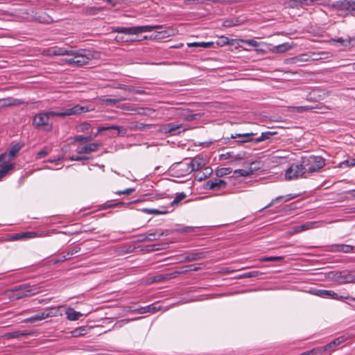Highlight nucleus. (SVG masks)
I'll use <instances>...</instances> for the list:
<instances>
[{
	"label": "nucleus",
	"instance_id": "f8f14e48",
	"mask_svg": "<svg viewBox=\"0 0 355 355\" xmlns=\"http://www.w3.org/2000/svg\"><path fill=\"white\" fill-rule=\"evenodd\" d=\"M227 184L225 180L216 178L215 180H208L205 185L206 189H211L214 191H219L225 189Z\"/></svg>",
	"mask_w": 355,
	"mask_h": 355
},
{
	"label": "nucleus",
	"instance_id": "1a4fd4ad",
	"mask_svg": "<svg viewBox=\"0 0 355 355\" xmlns=\"http://www.w3.org/2000/svg\"><path fill=\"white\" fill-rule=\"evenodd\" d=\"M186 130L185 128H182V124H176L173 123H169L163 125L161 127V132L165 134H170V135H176L180 134L182 132H184Z\"/></svg>",
	"mask_w": 355,
	"mask_h": 355
},
{
	"label": "nucleus",
	"instance_id": "8fccbe9b",
	"mask_svg": "<svg viewBox=\"0 0 355 355\" xmlns=\"http://www.w3.org/2000/svg\"><path fill=\"white\" fill-rule=\"evenodd\" d=\"M125 204V203H124L123 202H119L115 203V204H102L99 206V209H109V208L116 207L119 205H123Z\"/></svg>",
	"mask_w": 355,
	"mask_h": 355
},
{
	"label": "nucleus",
	"instance_id": "7c9ffc66",
	"mask_svg": "<svg viewBox=\"0 0 355 355\" xmlns=\"http://www.w3.org/2000/svg\"><path fill=\"white\" fill-rule=\"evenodd\" d=\"M44 315L42 312L38 313L37 314L33 315L30 318L24 320V322L35 323L38 321L44 320Z\"/></svg>",
	"mask_w": 355,
	"mask_h": 355
},
{
	"label": "nucleus",
	"instance_id": "6e6552de",
	"mask_svg": "<svg viewBox=\"0 0 355 355\" xmlns=\"http://www.w3.org/2000/svg\"><path fill=\"white\" fill-rule=\"evenodd\" d=\"M257 133L254 132H247L242 134H235L232 135L230 137L223 138L225 140V144L227 143V141H230V139H241L239 140L236 141L239 144L248 143V142H254V139L252 138L253 136L257 135Z\"/></svg>",
	"mask_w": 355,
	"mask_h": 355
},
{
	"label": "nucleus",
	"instance_id": "864d4df0",
	"mask_svg": "<svg viewBox=\"0 0 355 355\" xmlns=\"http://www.w3.org/2000/svg\"><path fill=\"white\" fill-rule=\"evenodd\" d=\"M241 42L243 44H248L253 47L259 46V44L254 40H241Z\"/></svg>",
	"mask_w": 355,
	"mask_h": 355
},
{
	"label": "nucleus",
	"instance_id": "0eeeda50",
	"mask_svg": "<svg viewBox=\"0 0 355 355\" xmlns=\"http://www.w3.org/2000/svg\"><path fill=\"white\" fill-rule=\"evenodd\" d=\"M170 234V232L169 230H162V229H157L156 230L155 232H151V233H149V234H139L137 236L138 237V239L137 241L139 242H144V241H155L157 239H158V238H159L160 236H162L164 235H168Z\"/></svg>",
	"mask_w": 355,
	"mask_h": 355
},
{
	"label": "nucleus",
	"instance_id": "5701e85b",
	"mask_svg": "<svg viewBox=\"0 0 355 355\" xmlns=\"http://www.w3.org/2000/svg\"><path fill=\"white\" fill-rule=\"evenodd\" d=\"M126 110L135 112L138 114L142 115V116H150L155 112V110L153 108L141 107L127 108Z\"/></svg>",
	"mask_w": 355,
	"mask_h": 355
},
{
	"label": "nucleus",
	"instance_id": "c85d7f7f",
	"mask_svg": "<svg viewBox=\"0 0 355 355\" xmlns=\"http://www.w3.org/2000/svg\"><path fill=\"white\" fill-rule=\"evenodd\" d=\"M21 148L22 145L19 143L13 145L9 150L8 156L10 157V159L8 160L10 161V159L15 158L17 155L18 153L21 149Z\"/></svg>",
	"mask_w": 355,
	"mask_h": 355
},
{
	"label": "nucleus",
	"instance_id": "a211bd4d",
	"mask_svg": "<svg viewBox=\"0 0 355 355\" xmlns=\"http://www.w3.org/2000/svg\"><path fill=\"white\" fill-rule=\"evenodd\" d=\"M347 340V336H340L336 338H335L334 340L326 345L323 347V351H329L330 353L335 350V348L345 342Z\"/></svg>",
	"mask_w": 355,
	"mask_h": 355
},
{
	"label": "nucleus",
	"instance_id": "69168bd1",
	"mask_svg": "<svg viewBox=\"0 0 355 355\" xmlns=\"http://www.w3.org/2000/svg\"><path fill=\"white\" fill-rule=\"evenodd\" d=\"M340 164H345L347 166H355V159L352 158V159H346L344 162H343L342 163H340Z\"/></svg>",
	"mask_w": 355,
	"mask_h": 355
},
{
	"label": "nucleus",
	"instance_id": "338daca9",
	"mask_svg": "<svg viewBox=\"0 0 355 355\" xmlns=\"http://www.w3.org/2000/svg\"><path fill=\"white\" fill-rule=\"evenodd\" d=\"M315 0H300L301 7L304 6H311L315 3Z\"/></svg>",
	"mask_w": 355,
	"mask_h": 355
},
{
	"label": "nucleus",
	"instance_id": "bb28decb",
	"mask_svg": "<svg viewBox=\"0 0 355 355\" xmlns=\"http://www.w3.org/2000/svg\"><path fill=\"white\" fill-rule=\"evenodd\" d=\"M220 159H230L231 162L241 161L243 159V155L241 154L234 155L232 152H227L220 155Z\"/></svg>",
	"mask_w": 355,
	"mask_h": 355
},
{
	"label": "nucleus",
	"instance_id": "2f4dec72",
	"mask_svg": "<svg viewBox=\"0 0 355 355\" xmlns=\"http://www.w3.org/2000/svg\"><path fill=\"white\" fill-rule=\"evenodd\" d=\"M73 53V50H67L64 48H55L51 53L53 55H71Z\"/></svg>",
	"mask_w": 355,
	"mask_h": 355
},
{
	"label": "nucleus",
	"instance_id": "4d7b16f0",
	"mask_svg": "<svg viewBox=\"0 0 355 355\" xmlns=\"http://www.w3.org/2000/svg\"><path fill=\"white\" fill-rule=\"evenodd\" d=\"M229 38L227 37H225V36H222L220 37L218 41H217V44L218 46H223L227 44H229Z\"/></svg>",
	"mask_w": 355,
	"mask_h": 355
},
{
	"label": "nucleus",
	"instance_id": "f704fd0d",
	"mask_svg": "<svg viewBox=\"0 0 355 355\" xmlns=\"http://www.w3.org/2000/svg\"><path fill=\"white\" fill-rule=\"evenodd\" d=\"M88 327L87 326L80 327L71 331L74 337L83 336L87 333Z\"/></svg>",
	"mask_w": 355,
	"mask_h": 355
},
{
	"label": "nucleus",
	"instance_id": "bf43d9fd",
	"mask_svg": "<svg viewBox=\"0 0 355 355\" xmlns=\"http://www.w3.org/2000/svg\"><path fill=\"white\" fill-rule=\"evenodd\" d=\"M69 159L71 161H83L89 159V157L87 156L72 155Z\"/></svg>",
	"mask_w": 355,
	"mask_h": 355
},
{
	"label": "nucleus",
	"instance_id": "ddd939ff",
	"mask_svg": "<svg viewBox=\"0 0 355 355\" xmlns=\"http://www.w3.org/2000/svg\"><path fill=\"white\" fill-rule=\"evenodd\" d=\"M321 224V221H308L302 225L295 226L293 229L294 233L298 234L303 231L318 228L320 227Z\"/></svg>",
	"mask_w": 355,
	"mask_h": 355
},
{
	"label": "nucleus",
	"instance_id": "a19ab883",
	"mask_svg": "<svg viewBox=\"0 0 355 355\" xmlns=\"http://www.w3.org/2000/svg\"><path fill=\"white\" fill-rule=\"evenodd\" d=\"M28 335H31V333L15 331L9 333L8 335V337L10 338H17L20 336H28Z\"/></svg>",
	"mask_w": 355,
	"mask_h": 355
},
{
	"label": "nucleus",
	"instance_id": "79ce46f5",
	"mask_svg": "<svg viewBox=\"0 0 355 355\" xmlns=\"http://www.w3.org/2000/svg\"><path fill=\"white\" fill-rule=\"evenodd\" d=\"M101 8L97 7L87 8L83 10V12L87 15H94L98 13Z\"/></svg>",
	"mask_w": 355,
	"mask_h": 355
},
{
	"label": "nucleus",
	"instance_id": "412c9836",
	"mask_svg": "<svg viewBox=\"0 0 355 355\" xmlns=\"http://www.w3.org/2000/svg\"><path fill=\"white\" fill-rule=\"evenodd\" d=\"M191 172L202 169L205 166L202 159L199 157H196L191 159L189 162Z\"/></svg>",
	"mask_w": 355,
	"mask_h": 355
},
{
	"label": "nucleus",
	"instance_id": "393cba45",
	"mask_svg": "<svg viewBox=\"0 0 355 355\" xmlns=\"http://www.w3.org/2000/svg\"><path fill=\"white\" fill-rule=\"evenodd\" d=\"M67 318L71 321H76L79 319L80 317L83 316V314L80 312L76 311L74 309L69 307L65 311Z\"/></svg>",
	"mask_w": 355,
	"mask_h": 355
},
{
	"label": "nucleus",
	"instance_id": "4c0bfd02",
	"mask_svg": "<svg viewBox=\"0 0 355 355\" xmlns=\"http://www.w3.org/2000/svg\"><path fill=\"white\" fill-rule=\"evenodd\" d=\"M263 273L258 270H253L250 272H244L239 275L240 278H252V277H257Z\"/></svg>",
	"mask_w": 355,
	"mask_h": 355
},
{
	"label": "nucleus",
	"instance_id": "f03ea898",
	"mask_svg": "<svg viewBox=\"0 0 355 355\" xmlns=\"http://www.w3.org/2000/svg\"><path fill=\"white\" fill-rule=\"evenodd\" d=\"M300 161L304 168L305 173H309L317 172L325 166V159L321 156H303Z\"/></svg>",
	"mask_w": 355,
	"mask_h": 355
},
{
	"label": "nucleus",
	"instance_id": "09e8293b",
	"mask_svg": "<svg viewBox=\"0 0 355 355\" xmlns=\"http://www.w3.org/2000/svg\"><path fill=\"white\" fill-rule=\"evenodd\" d=\"M120 129L121 128L118 125H112V126H107V127H99L98 128V131H97V134L103 132V131H105V130H118V135H120L121 134V132H120Z\"/></svg>",
	"mask_w": 355,
	"mask_h": 355
},
{
	"label": "nucleus",
	"instance_id": "e2e57ef3",
	"mask_svg": "<svg viewBox=\"0 0 355 355\" xmlns=\"http://www.w3.org/2000/svg\"><path fill=\"white\" fill-rule=\"evenodd\" d=\"M80 251V247L78 245H76V246L73 247L71 250H70L67 252V255H71V257Z\"/></svg>",
	"mask_w": 355,
	"mask_h": 355
},
{
	"label": "nucleus",
	"instance_id": "052dcab7",
	"mask_svg": "<svg viewBox=\"0 0 355 355\" xmlns=\"http://www.w3.org/2000/svg\"><path fill=\"white\" fill-rule=\"evenodd\" d=\"M311 109H312V107L310 106H297L294 107V110L299 113H302Z\"/></svg>",
	"mask_w": 355,
	"mask_h": 355
},
{
	"label": "nucleus",
	"instance_id": "aec40b11",
	"mask_svg": "<svg viewBox=\"0 0 355 355\" xmlns=\"http://www.w3.org/2000/svg\"><path fill=\"white\" fill-rule=\"evenodd\" d=\"M296 196H297L296 195L291 194V193L287 194L285 196H278V197L272 199V201L268 205H267L265 207H263L262 209V210L269 208V207H272L273 205H275V203H277L279 202H288V201L295 198Z\"/></svg>",
	"mask_w": 355,
	"mask_h": 355
},
{
	"label": "nucleus",
	"instance_id": "39448f33",
	"mask_svg": "<svg viewBox=\"0 0 355 355\" xmlns=\"http://www.w3.org/2000/svg\"><path fill=\"white\" fill-rule=\"evenodd\" d=\"M304 168L301 162L299 164H293L285 172V178L287 180L297 179L305 174Z\"/></svg>",
	"mask_w": 355,
	"mask_h": 355
},
{
	"label": "nucleus",
	"instance_id": "c03bdc74",
	"mask_svg": "<svg viewBox=\"0 0 355 355\" xmlns=\"http://www.w3.org/2000/svg\"><path fill=\"white\" fill-rule=\"evenodd\" d=\"M37 19L40 23L42 24H49L52 21V19L50 17V16L46 15L45 13L38 15Z\"/></svg>",
	"mask_w": 355,
	"mask_h": 355
},
{
	"label": "nucleus",
	"instance_id": "a878e982",
	"mask_svg": "<svg viewBox=\"0 0 355 355\" xmlns=\"http://www.w3.org/2000/svg\"><path fill=\"white\" fill-rule=\"evenodd\" d=\"M184 274V272H182V270H175L172 272H168L163 275H160L157 276V281L161 280H166V279H171L178 277L179 275Z\"/></svg>",
	"mask_w": 355,
	"mask_h": 355
},
{
	"label": "nucleus",
	"instance_id": "de8ad7c7",
	"mask_svg": "<svg viewBox=\"0 0 355 355\" xmlns=\"http://www.w3.org/2000/svg\"><path fill=\"white\" fill-rule=\"evenodd\" d=\"M94 139V137L92 135L88 136H83V135H76L74 137V141L76 142H84L91 141Z\"/></svg>",
	"mask_w": 355,
	"mask_h": 355
},
{
	"label": "nucleus",
	"instance_id": "ea45409f",
	"mask_svg": "<svg viewBox=\"0 0 355 355\" xmlns=\"http://www.w3.org/2000/svg\"><path fill=\"white\" fill-rule=\"evenodd\" d=\"M171 34L168 33V31L164 30L162 31H158L154 36H150V38L153 39H164L169 37Z\"/></svg>",
	"mask_w": 355,
	"mask_h": 355
},
{
	"label": "nucleus",
	"instance_id": "c9c22d12",
	"mask_svg": "<svg viewBox=\"0 0 355 355\" xmlns=\"http://www.w3.org/2000/svg\"><path fill=\"white\" fill-rule=\"evenodd\" d=\"M187 197V195L184 193H178L175 197L174 200L171 202L172 207H177L180 202Z\"/></svg>",
	"mask_w": 355,
	"mask_h": 355
},
{
	"label": "nucleus",
	"instance_id": "c756f323",
	"mask_svg": "<svg viewBox=\"0 0 355 355\" xmlns=\"http://www.w3.org/2000/svg\"><path fill=\"white\" fill-rule=\"evenodd\" d=\"M59 311V307L54 306L46 309L44 311H42V313H44V318H51V317H55L58 315Z\"/></svg>",
	"mask_w": 355,
	"mask_h": 355
},
{
	"label": "nucleus",
	"instance_id": "774afa93",
	"mask_svg": "<svg viewBox=\"0 0 355 355\" xmlns=\"http://www.w3.org/2000/svg\"><path fill=\"white\" fill-rule=\"evenodd\" d=\"M119 88L121 89L127 90V91L130 92H135V88L134 87H129V86H128L126 85H120L119 86Z\"/></svg>",
	"mask_w": 355,
	"mask_h": 355
},
{
	"label": "nucleus",
	"instance_id": "6ab92c4d",
	"mask_svg": "<svg viewBox=\"0 0 355 355\" xmlns=\"http://www.w3.org/2000/svg\"><path fill=\"white\" fill-rule=\"evenodd\" d=\"M350 0H339L331 4V7L338 10L351 12Z\"/></svg>",
	"mask_w": 355,
	"mask_h": 355
},
{
	"label": "nucleus",
	"instance_id": "b1692460",
	"mask_svg": "<svg viewBox=\"0 0 355 355\" xmlns=\"http://www.w3.org/2000/svg\"><path fill=\"white\" fill-rule=\"evenodd\" d=\"M212 173V169L210 167H204L202 168V171L198 172L195 175V179L198 181L201 182L204 180H205L207 178L209 177Z\"/></svg>",
	"mask_w": 355,
	"mask_h": 355
},
{
	"label": "nucleus",
	"instance_id": "cd10ccee",
	"mask_svg": "<svg viewBox=\"0 0 355 355\" xmlns=\"http://www.w3.org/2000/svg\"><path fill=\"white\" fill-rule=\"evenodd\" d=\"M154 125L153 124H146L143 123H137L132 124L130 129L132 130H147L152 128Z\"/></svg>",
	"mask_w": 355,
	"mask_h": 355
},
{
	"label": "nucleus",
	"instance_id": "6e6d98bb",
	"mask_svg": "<svg viewBox=\"0 0 355 355\" xmlns=\"http://www.w3.org/2000/svg\"><path fill=\"white\" fill-rule=\"evenodd\" d=\"M326 351H323V347H318L313 349L309 351L310 355H322L324 352Z\"/></svg>",
	"mask_w": 355,
	"mask_h": 355
},
{
	"label": "nucleus",
	"instance_id": "3c124183",
	"mask_svg": "<svg viewBox=\"0 0 355 355\" xmlns=\"http://www.w3.org/2000/svg\"><path fill=\"white\" fill-rule=\"evenodd\" d=\"M38 291H37V288L34 289H28L24 291V293L17 297V298H21L23 297H27V296H31L36 293H37Z\"/></svg>",
	"mask_w": 355,
	"mask_h": 355
},
{
	"label": "nucleus",
	"instance_id": "58836bf2",
	"mask_svg": "<svg viewBox=\"0 0 355 355\" xmlns=\"http://www.w3.org/2000/svg\"><path fill=\"white\" fill-rule=\"evenodd\" d=\"M293 59L295 60V62H307V61H309V60H318V58H310V56L308 55L307 54L300 55L298 56L295 57Z\"/></svg>",
	"mask_w": 355,
	"mask_h": 355
},
{
	"label": "nucleus",
	"instance_id": "37998d69",
	"mask_svg": "<svg viewBox=\"0 0 355 355\" xmlns=\"http://www.w3.org/2000/svg\"><path fill=\"white\" fill-rule=\"evenodd\" d=\"M284 259L282 256H270V257H263L261 258L260 261L262 262H268V261H282Z\"/></svg>",
	"mask_w": 355,
	"mask_h": 355
},
{
	"label": "nucleus",
	"instance_id": "7ed1b4c3",
	"mask_svg": "<svg viewBox=\"0 0 355 355\" xmlns=\"http://www.w3.org/2000/svg\"><path fill=\"white\" fill-rule=\"evenodd\" d=\"M162 28V25H146L132 27H119L116 29V32L125 35H138L145 32H150L155 29Z\"/></svg>",
	"mask_w": 355,
	"mask_h": 355
},
{
	"label": "nucleus",
	"instance_id": "72a5a7b5",
	"mask_svg": "<svg viewBox=\"0 0 355 355\" xmlns=\"http://www.w3.org/2000/svg\"><path fill=\"white\" fill-rule=\"evenodd\" d=\"M275 134H276V132H269V131L266 132H262L261 135L260 137L254 139V143L258 144L261 141L269 139L271 137V136L274 135Z\"/></svg>",
	"mask_w": 355,
	"mask_h": 355
},
{
	"label": "nucleus",
	"instance_id": "4468645a",
	"mask_svg": "<svg viewBox=\"0 0 355 355\" xmlns=\"http://www.w3.org/2000/svg\"><path fill=\"white\" fill-rule=\"evenodd\" d=\"M209 252H189L184 257V261H193L197 260L203 259L207 257Z\"/></svg>",
	"mask_w": 355,
	"mask_h": 355
},
{
	"label": "nucleus",
	"instance_id": "dca6fc26",
	"mask_svg": "<svg viewBox=\"0 0 355 355\" xmlns=\"http://www.w3.org/2000/svg\"><path fill=\"white\" fill-rule=\"evenodd\" d=\"M24 103V101L21 99L15 98L13 97H7L0 98V108L14 105L19 106Z\"/></svg>",
	"mask_w": 355,
	"mask_h": 355
},
{
	"label": "nucleus",
	"instance_id": "20e7f679",
	"mask_svg": "<svg viewBox=\"0 0 355 355\" xmlns=\"http://www.w3.org/2000/svg\"><path fill=\"white\" fill-rule=\"evenodd\" d=\"M309 293L315 296H318L323 298H331L336 300H349L355 302V298L350 296L349 294L340 295L331 290L312 288L310 290Z\"/></svg>",
	"mask_w": 355,
	"mask_h": 355
},
{
	"label": "nucleus",
	"instance_id": "49530a36",
	"mask_svg": "<svg viewBox=\"0 0 355 355\" xmlns=\"http://www.w3.org/2000/svg\"><path fill=\"white\" fill-rule=\"evenodd\" d=\"M286 6L289 8H301L300 0H288L286 3Z\"/></svg>",
	"mask_w": 355,
	"mask_h": 355
},
{
	"label": "nucleus",
	"instance_id": "473e14b6",
	"mask_svg": "<svg viewBox=\"0 0 355 355\" xmlns=\"http://www.w3.org/2000/svg\"><path fill=\"white\" fill-rule=\"evenodd\" d=\"M242 24V21L239 19H228L225 20L223 22V26L225 27H232L234 26H238Z\"/></svg>",
	"mask_w": 355,
	"mask_h": 355
},
{
	"label": "nucleus",
	"instance_id": "e433bc0d",
	"mask_svg": "<svg viewBox=\"0 0 355 355\" xmlns=\"http://www.w3.org/2000/svg\"><path fill=\"white\" fill-rule=\"evenodd\" d=\"M142 211L144 213H146L148 214H166L169 212L166 209L159 210L157 209H148V208H144L142 209Z\"/></svg>",
	"mask_w": 355,
	"mask_h": 355
},
{
	"label": "nucleus",
	"instance_id": "9b49d317",
	"mask_svg": "<svg viewBox=\"0 0 355 355\" xmlns=\"http://www.w3.org/2000/svg\"><path fill=\"white\" fill-rule=\"evenodd\" d=\"M177 177H184L191 173L189 162H180L176 164L173 168Z\"/></svg>",
	"mask_w": 355,
	"mask_h": 355
},
{
	"label": "nucleus",
	"instance_id": "2eb2a0df",
	"mask_svg": "<svg viewBox=\"0 0 355 355\" xmlns=\"http://www.w3.org/2000/svg\"><path fill=\"white\" fill-rule=\"evenodd\" d=\"M330 251L334 252L355 253V246L346 244H335L331 245Z\"/></svg>",
	"mask_w": 355,
	"mask_h": 355
},
{
	"label": "nucleus",
	"instance_id": "0e129e2a",
	"mask_svg": "<svg viewBox=\"0 0 355 355\" xmlns=\"http://www.w3.org/2000/svg\"><path fill=\"white\" fill-rule=\"evenodd\" d=\"M26 234H21V233H19V234H14L11 236L10 237V240L11 241H17V240H19V239H24V236Z\"/></svg>",
	"mask_w": 355,
	"mask_h": 355
},
{
	"label": "nucleus",
	"instance_id": "f257e3e1",
	"mask_svg": "<svg viewBox=\"0 0 355 355\" xmlns=\"http://www.w3.org/2000/svg\"><path fill=\"white\" fill-rule=\"evenodd\" d=\"M89 111V108L86 106L76 105L72 107L66 108L62 112H41L33 116V125L37 129L50 132L53 130V123L50 122V117H65L80 114L81 113H85Z\"/></svg>",
	"mask_w": 355,
	"mask_h": 355
},
{
	"label": "nucleus",
	"instance_id": "a18cd8bd",
	"mask_svg": "<svg viewBox=\"0 0 355 355\" xmlns=\"http://www.w3.org/2000/svg\"><path fill=\"white\" fill-rule=\"evenodd\" d=\"M232 173V169L230 168H221L216 170V174L217 177H223L226 175H229Z\"/></svg>",
	"mask_w": 355,
	"mask_h": 355
},
{
	"label": "nucleus",
	"instance_id": "423d86ee",
	"mask_svg": "<svg viewBox=\"0 0 355 355\" xmlns=\"http://www.w3.org/2000/svg\"><path fill=\"white\" fill-rule=\"evenodd\" d=\"M73 53L71 55H74L76 66L78 67L87 64L92 57L91 52L85 49L73 50Z\"/></svg>",
	"mask_w": 355,
	"mask_h": 355
},
{
	"label": "nucleus",
	"instance_id": "603ef678",
	"mask_svg": "<svg viewBox=\"0 0 355 355\" xmlns=\"http://www.w3.org/2000/svg\"><path fill=\"white\" fill-rule=\"evenodd\" d=\"M147 251L153 252L156 250H160L164 249V248L161 244H153L147 246Z\"/></svg>",
	"mask_w": 355,
	"mask_h": 355
},
{
	"label": "nucleus",
	"instance_id": "f3484780",
	"mask_svg": "<svg viewBox=\"0 0 355 355\" xmlns=\"http://www.w3.org/2000/svg\"><path fill=\"white\" fill-rule=\"evenodd\" d=\"M161 309V306L159 304V303H153L151 304H149L146 306H141L138 309H136L134 311L139 313L143 314L146 313H155Z\"/></svg>",
	"mask_w": 355,
	"mask_h": 355
},
{
	"label": "nucleus",
	"instance_id": "4be33fe9",
	"mask_svg": "<svg viewBox=\"0 0 355 355\" xmlns=\"http://www.w3.org/2000/svg\"><path fill=\"white\" fill-rule=\"evenodd\" d=\"M101 146L100 144L97 143H91L89 144H87L80 148L78 149V153L80 154L82 153H89L92 152H95L97 150V149Z\"/></svg>",
	"mask_w": 355,
	"mask_h": 355
},
{
	"label": "nucleus",
	"instance_id": "13d9d810",
	"mask_svg": "<svg viewBox=\"0 0 355 355\" xmlns=\"http://www.w3.org/2000/svg\"><path fill=\"white\" fill-rule=\"evenodd\" d=\"M175 231H177L178 232H182V233H190V232H193L194 231V227L187 226V227L178 229Z\"/></svg>",
	"mask_w": 355,
	"mask_h": 355
},
{
	"label": "nucleus",
	"instance_id": "5fc2aeb1",
	"mask_svg": "<svg viewBox=\"0 0 355 355\" xmlns=\"http://www.w3.org/2000/svg\"><path fill=\"white\" fill-rule=\"evenodd\" d=\"M184 268H186V269L184 270H182V272H184V274L189 271H198L202 268L200 266H196L193 264L186 266Z\"/></svg>",
	"mask_w": 355,
	"mask_h": 355
},
{
	"label": "nucleus",
	"instance_id": "9d476101",
	"mask_svg": "<svg viewBox=\"0 0 355 355\" xmlns=\"http://www.w3.org/2000/svg\"><path fill=\"white\" fill-rule=\"evenodd\" d=\"M9 160H7V155L6 153L0 154V180L15 167L14 164H7Z\"/></svg>",
	"mask_w": 355,
	"mask_h": 355
},
{
	"label": "nucleus",
	"instance_id": "680f3d73",
	"mask_svg": "<svg viewBox=\"0 0 355 355\" xmlns=\"http://www.w3.org/2000/svg\"><path fill=\"white\" fill-rule=\"evenodd\" d=\"M125 100V98H119V99H115V98H106L104 100V102L106 103L108 105H115L116 103Z\"/></svg>",
	"mask_w": 355,
	"mask_h": 355
}]
</instances>
